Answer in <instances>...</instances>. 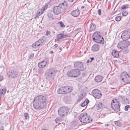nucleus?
<instances>
[{
  "instance_id": "obj_1",
  "label": "nucleus",
  "mask_w": 130,
  "mask_h": 130,
  "mask_svg": "<svg viewBox=\"0 0 130 130\" xmlns=\"http://www.w3.org/2000/svg\"><path fill=\"white\" fill-rule=\"evenodd\" d=\"M34 108L36 110H41L45 108L47 105V101L45 97L39 95L36 97L33 101Z\"/></svg>"
},
{
  "instance_id": "obj_2",
  "label": "nucleus",
  "mask_w": 130,
  "mask_h": 130,
  "mask_svg": "<svg viewBox=\"0 0 130 130\" xmlns=\"http://www.w3.org/2000/svg\"><path fill=\"white\" fill-rule=\"evenodd\" d=\"M78 119L81 122L86 123L90 122L92 120L86 112L81 113L78 116Z\"/></svg>"
},
{
  "instance_id": "obj_3",
  "label": "nucleus",
  "mask_w": 130,
  "mask_h": 130,
  "mask_svg": "<svg viewBox=\"0 0 130 130\" xmlns=\"http://www.w3.org/2000/svg\"><path fill=\"white\" fill-rule=\"evenodd\" d=\"M101 34L98 31H96L92 36L93 40L96 42L103 44L104 42L103 38L101 36Z\"/></svg>"
},
{
  "instance_id": "obj_4",
  "label": "nucleus",
  "mask_w": 130,
  "mask_h": 130,
  "mask_svg": "<svg viewBox=\"0 0 130 130\" xmlns=\"http://www.w3.org/2000/svg\"><path fill=\"white\" fill-rule=\"evenodd\" d=\"M67 5L64 3H61L58 6H55L53 8V11L56 14H58L60 13L63 9H65V6Z\"/></svg>"
},
{
  "instance_id": "obj_5",
  "label": "nucleus",
  "mask_w": 130,
  "mask_h": 130,
  "mask_svg": "<svg viewBox=\"0 0 130 130\" xmlns=\"http://www.w3.org/2000/svg\"><path fill=\"white\" fill-rule=\"evenodd\" d=\"M57 71V70L53 68L48 69L46 74L47 78L49 80L53 79Z\"/></svg>"
},
{
  "instance_id": "obj_6",
  "label": "nucleus",
  "mask_w": 130,
  "mask_h": 130,
  "mask_svg": "<svg viewBox=\"0 0 130 130\" xmlns=\"http://www.w3.org/2000/svg\"><path fill=\"white\" fill-rule=\"evenodd\" d=\"M80 74V72L78 69H73L68 71L67 73V76L71 77H76Z\"/></svg>"
},
{
  "instance_id": "obj_7",
  "label": "nucleus",
  "mask_w": 130,
  "mask_h": 130,
  "mask_svg": "<svg viewBox=\"0 0 130 130\" xmlns=\"http://www.w3.org/2000/svg\"><path fill=\"white\" fill-rule=\"evenodd\" d=\"M69 110V108L65 107H63L59 108L58 112L60 116L62 117L65 116L67 115Z\"/></svg>"
},
{
  "instance_id": "obj_8",
  "label": "nucleus",
  "mask_w": 130,
  "mask_h": 130,
  "mask_svg": "<svg viewBox=\"0 0 130 130\" xmlns=\"http://www.w3.org/2000/svg\"><path fill=\"white\" fill-rule=\"evenodd\" d=\"M111 105L112 108L114 110L117 111L120 110V106L116 99H113L112 100Z\"/></svg>"
},
{
  "instance_id": "obj_9",
  "label": "nucleus",
  "mask_w": 130,
  "mask_h": 130,
  "mask_svg": "<svg viewBox=\"0 0 130 130\" xmlns=\"http://www.w3.org/2000/svg\"><path fill=\"white\" fill-rule=\"evenodd\" d=\"M122 80L125 83H130V76L126 72H123L121 74Z\"/></svg>"
},
{
  "instance_id": "obj_10",
  "label": "nucleus",
  "mask_w": 130,
  "mask_h": 130,
  "mask_svg": "<svg viewBox=\"0 0 130 130\" xmlns=\"http://www.w3.org/2000/svg\"><path fill=\"white\" fill-rule=\"evenodd\" d=\"M44 42V40L42 39H39L38 41L34 43L32 45V47L34 48L38 49L40 46H41L43 45V43Z\"/></svg>"
},
{
  "instance_id": "obj_11",
  "label": "nucleus",
  "mask_w": 130,
  "mask_h": 130,
  "mask_svg": "<svg viewBox=\"0 0 130 130\" xmlns=\"http://www.w3.org/2000/svg\"><path fill=\"white\" fill-rule=\"evenodd\" d=\"M74 65V67L80 71H83L84 70V68L83 66V63L81 62H75Z\"/></svg>"
},
{
  "instance_id": "obj_12",
  "label": "nucleus",
  "mask_w": 130,
  "mask_h": 130,
  "mask_svg": "<svg viewBox=\"0 0 130 130\" xmlns=\"http://www.w3.org/2000/svg\"><path fill=\"white\" fill-rule=\"evenodd\" d=\"M121 37L124 40H127L130 38V31L126 30L122 34Z\"/></svg>"
},
{
  "instance_id": "obj_13",
  "label": "nucleus",
  "mask_w": 130,
  "mask_h": 130,
  "mask_svg": "<svg viewBox=\"0 0 130 130\" xmlns=\"http://www.w3.org/2000/svg\"><path fill=\"white\" fill-rule=\"evenodd\" d=\"M93 96L95 98L99 99L102 96L100 91L98 89H95L92 92Z\"/></svg>"
},
{
  "instance_id": "obj_14",
  "label": "nucleus",
  "mask_w": 130,
  "mask_h": 130,
  "mask_svg": "<svg viewBox=\"0 0 130 130\" xmlns=\"http://www.w3.org/2000/svg\"><path fill=\"white\" fill-rule=\"evenodd\" d=\"M18 72L14 70H10L7 73L9 76H11L12 78H15L17 77Z\"/></svg>"
},
{
  "instance_id": "obj_15",
  "label": "nucleus",
  "mask_w": 130,
  "mask_h": 130,
  "mask_svg": "<svg viewBox=\"0 0 130 130\" xmlns=\"http://www.w3.org/2000/svg\"><path fill=\"white\" fill-rule=\"evenodd\" d=\"M68 37V36L67 35H64L62 34H59L57 35V39H56L55 41L57 42H59L60 39H62Z\"/></svg>"
},
{
  "instance_id": "obj_16",
  "label": "nucleus",
  "mask_w": 130,
  "mask_h": 130,
  "mask_svg": "<svg viewBox=\"0 0 130 130\" xmlns=\"http://www.w3.org/2000/svg\"><path fill=\"white\" fill-rule=\"evenodd\" d=\"M80 13L79 10L77 9L72 11L71 12L72 15L75 17H78Z\"/></svg>"
},
{
  "instance_id": "obj_17",
  "label": "nucleus",
  "mask_w": 130,
  "mask_h": 130,
  "mask_svg": "<svg viewBox=\"0 0 130 130\" xmlns=\"http://www.w3.org/2000/svg\"><path fill=\"white\" fill-rule=\"evenodd\" d=\"M122 46L123 48H125L127 47L130 44L129 42L127 40H125L121 42Z\"/></svg>"
},
{
  "instance_id": "obj_18",
  "label": "nucleus",
  "mask_w": 130,
  "mask_h": 130,
  "mask_svg": "<svg viewBox=\"0 0 130 130\" xmlns=\"http://www.w3.org/2000/svg\"><path fill=\"white\" fill-rule=\"evenodd\" d=\"M66 94L67 93L71 92L73 90L72 87L69 86H65L64 87Z\"/></svg>"
},
{
  "instance_id": "obj_19",
  "label": "nucleus",
  "mask_w": 130,
  "mask_h": 130,
  "mask_svg": "<svg viewBox=\"0 0 130 130\" xmlns=\"http://www.w3.org/2000/svg\"><path fill=\"white\" fill-rule=\"evenodd\" d=\"M99 46L96 44L94 45L92 47L91 50L93 51H98L99 48Z\"/></svg>"
},
{
  "instance_id": "obj_20",
  "label": "nucleus",
  "mask_w": 130,
  "mask_h": 130,
  "mask_svg": "<svg viewBox=\"0 0 130 130\" xmlns=\"http://www.w3.org/2000/svg\"><path fill=\"white\" fill-rule=\"evenodd\" d=\"M111 54L114 57H118L119 56L118 52L114 50L112 51Z\"/></svg>"
},
{
  "instance_id": "obj_21",
  "label": "nucleus",
  "mask_w": 130,
  "mask_h": 130,
  "mask_svg": "<svg viewBox=\"0 0 130 130\" xmlns=\"http://www.w3.org/2000/svg\"><path fill=\"white\" fill-rule=\"evenodd\" d=\"M102 79V77L100 75L96 76L95 78V80L97 82H101Z\"/></svg>"
},
{
  "instance_id": "obj_22",
  "label": "nucleus",
  "mask_w": 130,
  "mask_h": 130,
  "mask_svg": "<svg viewBox=\"0 0 130 130\" xmlns=\"http://www.w3.org/2000/svg\"><path fill=\"white\" fill-rule=\"evenodd\" d=\"M57 93L59 94H66L64 87L63 88H60L57 91Z\"/></svg>"
},
{
  "instance_id": "obj_23",
  "label": "nucleus",
  "mask_w": 130,
  "mask_h": 130,
  "mask_svg": "<svg viewBox=\"0 0 130 130\" xmlns=\"http://www.w3.org/2000/svg\"><path fill=\"white\" fill-rule=\"evenodd\" d=\"M90 31L94 30L95 28V25L93 23L91 24L90 25Z\"/></svg>"
},
{
  "instance_id": "obj_24",
  "label": "nucleus",
  "mask_w": 130,
  "mask_h": 130,
  "mask_svg": "<svg viewBox=\"0 0 130 130\" xmlns=\"http://www.w3.org/2000/svg\"><path fill=\"white\" fill-rule=\"evenodd\" d=\"M89 102V101L88 100L85 101L81 104V106L82 107H84Z\"/></svg>"
},
{
  "instance_id": "obj_25",
  "label": "nucleus",
  "mask_w": 130,
  "mask_h": 130,
  "mask_svg": "<svg viewBox=\"0 0 130 130\" xmlns=\"http://www.w3.org/2000/svg\"><path fill=\"white\" fill-rule=\"evenodd\" d=\"M115 125L121 127L122 126V123L119 121H115Z\"/></svg>"
},
{
  "instance_id": "obj_26",
  "label": "nucleus",
  "mask_w": 130,
  "mask_h": 130,
  "mask_svg": "<svg viewBox=\"0 0 130 130\" xmlns=\"http://www.w3.org/2000/svg\"><path fill=\"white\" fill-rule=\"evenodd\" d=\"M6 88H5L2 89V91L0 92V94L1 95H4L6 93Z\"/></svg>"
},
{
  "instance_id": "obj_27",
  "label": "nucleus",
  "mask_w": 130,
  "mask_h": 130,
  "mask_svg": "<svg viewBox=\"0 0 130 130\" xmlns=\"http://www.w3.org/2000/svg\"><path fill=\"white\" fill-rule=\"evenodd\" d=\"M97 107L98 108V109H99L102 108V104L101 102H99L98 104L97 105Z\"/></svg>"
},
{
  "instance_id": "obj_28",
  "label": "nucleus",
  "mask_w": 130,
  "mask_h": 130,
  "mask_svg": "<svg viewBox=\"0 0 130 130\" xmlns=\"http://www.w3.org/2000/svg\"><path fill=\"white\" fill-rule=\"evenodd\" d=\"M128 7L129 6L128 5H125L122 6L121 7V10L125 9L126 8H128Z\"/></svg>"
},
{
  "instance_id": "obj_29",
  "label": "nucleus",
  "mask_w": 130,
  "mask_h": 130,
  "mask_svg": "<svg viewBox=\"0 0 130 130\" xmlns=\"http://www.w3.org/2000/svg\"><path fill=\"white\" fill-rule=\"evenodd\" d=\"M46 59L47 60H46V61H43L41 62V63H42V64L43 65L44 67L45 66L46 64H47V61L48 60V59L46 58Z\"/></svg>"
},
{
  "instance_id": "obj_30",
  "label": "nucleus",
  "mask_w": 130,
  "mask_h": 130,
  "mask_svg": "<svg viewBox=\"0 0 130 130\" xmlns=\"http://www.w3.org/2000/svg\"><path fill=\"white\" fill-rule=\"evenodd\" d=\"M121 17L120 16H117L115 18V20L117 21H119L121 19Z\"/></svg>"
},
{
  "instance_id": "obj_31",
  "label": "nucleus",
  "mask_w": 130,
  "mask_h": 130,
  "mask_svg": "<svg viewBox=\"0 0 130 130\" xmlns=\"http://www.w3.org/2000/svg\"><path fill=\"white\" fill-rule=\"evenodd\" d=\"M83 98V94H81L79 96L77 101L78 102H79Z\"/></svg>"
},
{
  "instance_id": "obj_32",
  "label": "nucleus",
  "mask_w": 130,
  "mask_h": 130,
  "mask_svg": "<svg viewBox=\"0 0 130 130\" xmlns=\"http://www.w3.org/2000/svg\"><path fill=\"white\" fill-rule=\"evenodd\" d=\"M24 116L25 119H28L29 118V115L28 113H24Z\"/></svg>"
},
{
  "instance_id": "obj_33",
  "label": "nucleus",
  "mask_w": 130,
  "mask_h": 130,
  "mask_svg": "<svg viewBox=\"0 0 130 130\" xmlns=\"http://www.w3.org/2000/svg\"><path fill=\"white\" fill-rule=\"evenodd\" d=\"M58 24H59L61 27H65V26L64 25V24L62 21L59 22H58Z\"/></svg>"
},
{
  "instance_id": "obj_34",
  "label": "nucleus",
  "mask_w": 130,
  "mask_h": 130,
  "mask_svg": "<svg viewBox=\"0 0 130 130\" xmlns=\"http://www.w3.org/2000/svg\"><path fill=\"white\" fill-rule=\"evenodd\" d=\"M62 121L61 119L59 118H58L55 119L56 122V123L60 122Z\"/></svg>"
},
{
  "instance_id": "obj_35",
  "label": "nucleus",
  "mask_w": 130,
  "mask_h": 130,
  "mask_svg": "<svg viewBox=\"0 0 130 130\" xmlns=\"http://www.w3.org/2000/svg\"><path fill=\"white\" fill-rule=\"evenodd\" d=\"M128 12L126 11H124L122 12V15L123 16H125L127 15Z\"/></svg>"
},
{
  "instance_id": "obj_36",
  "label": "nucleus",
  "mask_w": 130,
  "mask_h": 130,
  "mask_svg": "<svg viewBox=\"0 0 130 130\" xmlns=\"http://www.w3.org/2000/svg\"><path fill=\"white\" fill-rule=\"evenodd\" d=\"M121 44H121V42L119 43L117 46L118 47V48L121 49L123 48Z\"/></svg>"
},
{
  "instance_id": "obj_37",
  "label": "nucleus",
  "mask_w": 130,
  "mask_h": 130,
  "mask_svg": "<svg viewBox=\"0 0 130 130\" xmlns=\"http://www.w3.org/2000/svg\"><path fill=\"white\" fill-rule=\"evenodd\" d=\"M43 65L42 64V63H41V62L39 63L38 64V67L40 68H42L43 67Z\"/></svg>"
},
{
  "instance_id": "obj_38",
  "label": "nucleus",
  "mask_w": 130,
  "mask_h": 130,
  "mask_svg": "<svg viewBox=\"0 0 130 130\" xmlns=\"http://www.w3.org/2000/svg\"><path fill=\"white\" fill-rule=\"evenodd\" d=\"M130 106L129 105H127L125 107V111H127L128 110V108H130Z\"/></svg>"
},
{
  "instance_id": "obj_39",
  "label": "nucleus",
  "mask_w": 130,
  "mask_h": 130,
  "mask_svg": "<svg viewBox=\"0 0 130 130\" xmlns=\"http://www.w3.org/2000/svg\"><path fill=\"white\" fill-rule=\"evenodd\" d=\"M50 34V31L47 30L46 31V33L45 34V35L46 36H48Z\"/></svg>"
},
{
  "instance_id": "obj_40",
  "label": "nucleus",
  "mask_w": 130,
  "mask_h": 130,
  "mask_svg": "<svg viewBox=\"0 0 130 130\" xmlns=\"http://www.w3.org/2000/svg\"><path fill=\"white\" fill-rule=\"evenodd\" d=\"M98 12L99 15H101V10L100 9H99L98 10Z\"/></svg>"
},
{
  "instance_id": "obj_41",
  "label": "nucleus",
  "mask_w": 130,
  "mask_h": 130,
  "mask_svg": "<svg viewBox=\"0 0 130 130\" xmlns=\"http://www.w3.org/2000/svg\"><path fill=\"white\" fill-rule=\"evenodd\" d=\"M34 56V54L33 53L30 56L29 58L31 59L33 58Z\"/></svg>"
},
{
  "instance_id": "obj_42",
  "label": "nucleus",
  "mask_w": 130,
  "mask_h": 130,
  "mask_svg": "<svg viewBox=\"0 0 130 130\" xmlns=\"http://www.w3.org/2000/svg\"><path fill=\"white\" fill-rule=\"evenodd\" d=\"M3 79V76L0 75V82Z\"/></svg>"
},
{
  "instance_id": "obj_43",
  "label": "nucleus",
  "mask_w": 130,
  "mask_h": 130,
  "mask_svg": "<svg viewBox=\"0 0 130 130\" xmlns=\"http://www.w3.org/2000/svg\"><path fill=\"white\" fill-rule=\"evenodd\" d=\"M39 15H40V14H38V13H36L35 15V17L34 18L35 19H36L39 16Z\"/></svg>"
},
{
  "instance_id": "obj_44",
  "label": "nucleus",
  "mask_w": 130,
  "mask_h": 130,
  "mask_svg": "<svg viewBox=\"0 0 130 130\" xmlns=\"http://www.w3.org/2000/svg\"><path fill=\"white\" fill-rule=\"evenodd\" d=\"M48 6V5L47 4H45V6H44V9L45 10V9H46Z\"/></svg>"
},
{
  "instance_id": "obj_45",
  "label": "nucleus",
  "mask_w": 130,
  "mask_h": 130,
  "mask_svg": "<svg viewBox=\"0 0 130 130\" xmlns=\"http://www.w3.org/2000/svg\"><path fill=\"white\" fill-rule=\"evenodd\" d=\"M107 111L108 112L107 114L111 113V112H110V110L109 109H108Z\"/></svg>"
},
{
  "instance_id": "obj_46",
  "label": "nucleus",
  "mask_w": 130,
  "mask_h": 130,
  "mask_svg": "<svg viewBox=\"0 0 130 130\" xmlns=\"http://www.w3.org/2000/svg\"><path fill=\"white\" fill-rule=\"evenodd\" d=\"M58 45L56 44H55L54 45V47L55 48H56L58 46Z\"/></svg>"
},
{
  "instance_id": "obj_47",
  "label": "nucleus",
  "mask_w": 130,
  "mask_h": 130,
  "mask_svg": "<svg viewBox=\"0 0 130 130\" xmlns=\"http://www.w3.org/2000/svg\"><path fill=\"white\" fill-rule=\"evenodd\" d=\"M90 59H91V61H90V62H91V61L92 60H94V58L93 57H92V58L91 57L90 58Z\"/></svg>"
},
{
  "instance_id": "obj_48",
  "label": "nucleus",
  "mask_w": 130,
  "mask_h": 130,
  "mask_svg": "<svg viewBox=\"0 0 130 130\" xmlns=\"http://www.w3.org/2000/svg\"><path fill=\"white\" fill-rule=\"evenodd\" d=\"M125 130H130V126L127 127V129Z\"/></svg>"
},
{
  "instance_id": "obj_49",
  "label": "nucleus",
  "mask_w": 130,
  "mask_h": 130,
  "mask_svg": "<svg viewBox=\"0 0 130 130\" xmlns=\"http://www.w3.org/2000/svg\"><path fill=\"white\" fill-rule=\"evenodd\" d=\"M70 2H72L74 0H68Z\"/></svg>"
},
{
  "instance_id": "obj_50",
  "label": "nucleus",
  "mask_w": 130,
  "mask_h": 130,
  "mask_svg": "<svg viewBox=\"0 0 130 130\" xmlns=\"http://www.w3.org/2000/svg\"><path fill=\"white\" fill-rule=\"evenodd\" d=\"M50 53L51 54H52L53 53V51L50 52Z\"/></svg>"
},
{
  "instance_id": "obj_51",
  "label": "nucleus",
  "mask_w": 130,
  "mask_h": 130,
  "mask_svg": "<svg viewBox=\"0 0 130 130\" xmlns=\"http://www.w3.org/2000/svg\"><path fill=\"white\" fill-rule=\"evenodd\" d=\"M37 13H38V14H40V15L42 14V13H41L40 12H39Z\"/></svg>"
},
{
  "instance_id": "obj_52",
  "label": "nucleus",
  "mask_w": 130,
  "mask_h": 130,
  "mask_svg": "<svg viewBox=\"0 0 130 130\" xmlns=\"http://www.w3.org/2000/svg\"><path fill=\"white\" fill-rule=\"evenodd\" d=\"M39 71H40V72L41 73H42L43 72V71L42 70H39Z\"/></svg>"
},
{
  "instance_id": "obj_53",
  "label": "nucleus",
  "mask_w": 130,
  "mask_h": 130,
  "mask_svg": "<svg viewBox=\"0 0 130 130\" xmlns=\"http://www.w3.org/2000/svg\"><path fill=\"white\" fill-rule=\"evenodd\" d=\"M84 6H82L81 8H82V9L83 8H84Z\"/></svg>"
},
{
  "instance_id": "obj_54",
  "label": "nucleus",
  "mask_w": 130,
  "mask_h": 130,
  "mask_svg": "<svg viewBox=\"0 0 130 130\" xmlns=\"http://www.w3.org/2000/svg\"><path fill=\"white\" fill-rule=\"evenodd\" d=\"M41 130H47L46 129H41Z\"/></svg>"
},
{
  "instance_id": "obj_55",
  "label": "nucleus",
  "mask_w": 130,
  "mask_h": 130,
  "mask_svg": "<svg viewBox=\"0 0 130 130\" xmlns=\"http://www.w3.org/2000/svg\"><path fill=\"white\" fill-rule=\"evenodd\" d=\"M59 49L61 51V49H62V48L61 47H60L59 48Z\"/></svg>"
},
{
  "instance_id": "obj_56",
  "label": "nucleus",
  "mask_w": 130,
  "mask_h": 130,
  "mask_svg": "<svg viewBox=\"0 0 130 130\" xmlns=\"http://www.w3.org/2000/svg\"><path fill=\"white\" fill-rule=\"evenodd\" d=\"M89 60H88V61H87V62H89Z\"/></svg>"
}]
</instances>
